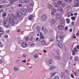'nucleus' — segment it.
Returning <instances> with one entry per match:
<instances>
[{
	"instance_id": "nucleus-38",
	"label": "nucleus",
	"mask_w": 79,
	"mask_h": 79,
	"mask_svg": "<svg viewBox=\"0 0 79 79\" xmlns=\"http://www.w3.org/2000/svg\"><path fill=\"white\" fill-rule=\"evenodd\" d=\"M14 7H10V10H14Z\"/></svg>"
},
{
	"instance_id": "nucleus-17",
	"label": "nucleus",
	"mask_w": 79,
	"mask_h": 79,
	"mask_svg": "<svg viewBox=\"0 0 79 79\" xmlns=\"http://www.w3.org/2000/svg\"><path fill=\"white\" fill-rule=\"evenodd\" d=\"M48 6L49 9H52L53 8V6H52L51 4H48Z\"/></svg>"
},
{
	"instance_id": "nucleus-13",
	"label": "nucleus",
	"mask_w": 79,
	"mask_h": 79,
	"mask_svg": "<svg viewBox=\"0 0 79 79\" xmlns=\"http://www.w3.org/2000/svg\"><path fill=\"white\" fill-rule=\"evenodd\" d=\"M35 39V38H34V36H32L31 37L30 39V40L31 41H32V42L34 41V40Z\"/></svg>"
},
{
	"instance_id": "nucleus-48",
	"label": "nucleus",
	"mask_w": 79,
	"mask_h": 79,
	"mask_svg": "<svg viewBox=\"0 0 79 79\" xmlns=\"http://www.w3.org/2000/svg\"><path fill=\"white\" fill-rule=\"evenodd\" d=\"M55 74H56V73H52L51 75H52V76H54V75H55Z\"/></svg>"
},
{
	"instance_id": "nucleus-45",
	"label": "nucleus",
	"mask_w": 79,
	"mask_h": 79,
	"mask_svg": "<svg viewBox=\"0 0 79 79\" xmlns=\"http://www.w3.org/2000/svg\"><path fill=\"white\" fill-rule=\"evenodd\" d=\"M29 37H27L26 38V41H29Z\"/></svg>"
},
{
	"instance_id": "nucleus-27",
	"label": "nucleus",
	"mask_w": 79,
	"mask_h": 79,
	"mask_svg": "<svg viewBox=\"0 0 79 79\" xmlns=\"http://www.w3.org/2000/svg\"><path fill=\"white\" fill-rule=\"evenodd\" d=\"M72 0H64V2H67L68 3H69V2H71Z\"/></svg>"
},
{
	"instance_id": "nucleus-26",
	"label": "nucleus",
	"mask_w": 79,
	"mask_h": 79,
	"mask_svg": "<svg viewBox=\"0 0 79 79\" xmlns=\"http://www.w3.org/2000/svg\"><path fill=\"white\" fill-rule=\"evenodd\" d=\"M73 73L74 74L75 76H77V74L78 73L77 72H73Z\"/></svg>"
},
{
	"instance_id": "nucleus-43",
	"label": "nucleus",
	"mask_w": 79,
	"mask_h": 79,
	"mask_svg": "<svg viewBox=\"0 0 79 79\" xmlns=\"http://www.w3.org/2000/svg\"><path fill=\"white\" fill-rule=\"evenodd\" d=\"M75 34H74L73 35V39H76V36H75Z\"/></svg>"
},
{
	"instance_id": "nucleus-7",
	"label": "nucleus",
	"mask_w": 79,
	"mask_h": 79,
	"mask_svg": "<svg viewBox=\"0 0 79 79\" xmlns=\"http://www.w3.org/2000/svg\"><path fill=\"white\" fill-rule=\"evenodd\" d=\"M27 44L26 43H23L22 44V46L23 48H26L27 46Z\"/></svg>"
},
{
	"instance_id": "nucleus-49",
	"label": "nucleus",
	"mask_w": 79,
	"mask_h": 79,
	"mask_svg": "<svg viewBox=\"0 0 79 79\" xmlns=\"http://www.w3.org/2000/svg\"><path fill=\"white\" fill-rule=\"evenodd\" d=\"M74 3H78V1H77V0H76L74 1Z\"/></svg>"
},
{
	"instance_id": "nucleus-20",
	"label": "nucleus",
	"mask_w": 79,
	"mask_h": 79,
	"mask_svg": "<svg viewBox=\"0 0 79 79\" xmlns=\"http://www.w3.org/2000/svg\"><path fill=\"white\" fill-rule=\"evenodd\" d=\"M33 18H34V17L32 15H30L29 18V20H32L33 19Z\"/></svg>"
},
{
	"instance_id": "nucleus-29",
	"label": "nucleus",
	"mask_w": 79,
	"mask_h": 79,
	"mask_svg": "<svg viewBox=\"0 0 79 79\" xmlns=\"http://www.w3.org/2000/svg\"><path fill=\"white\" fill-rule=\"evenodd\" d=\"M66 21L68 24H69V23H70V20L69 19H66Z\"/></svg>"
},
{
	"instance_id": "nucleus-22",
	"label": "nucleus",
	"mask_w": 79,
	"mask_h": 79,
	"mask_svg": "<svg viewBox=\"0 0 79 79\" xmlns=\"http://www.w3.org/2000/svg\"><path fill=\"white\" fill-rule=\"evenodd\" d=\"M53 61L52 60V59H49V60L48 61V63L49 64H52V62Z\"/></svg>"
},
{
	"instance_id": "nucleus-11",
	"label": "nucleus",
	"mask_w": 79,
	"mask_h": 79,
	"mask_svg": "<svg viewBox=\"0 0 79 79\" xmlns=\"http://www.w3.org/2000/svg\"><path fill=\"white\" fill-rule=\"evenodd\" d=\"M60 23L61 24H65V20L62 19L60 20Z\"/></svg>"
},
{
	"instance_id": "nucleus-52",
	"label": "nucleus",
	"mask_w": 79,
	"mask_h": 79,
	"mask_svg": "<svg viewBox=\"0 0 79 79\" xmlns=\"http://www.w3.org/2000/svg\"><path fill=\"white\" fill-rule=\"evenodd\" d=\"M19 7H22V6H23V5L22 4H20L19 5Z\"/></svg>"
},
{
	"instance_id": "nucleus-39",
	"label": "nucleus",
	"mask_w": 79,
	"mask_h": 79,
	"mask_svg": "<svg viewBox=\"0 0 79 79\" xmlns=\"http://www.w3.org/2000/svg\"><path fill=\"white\" fill-rule=\"evenodd\" d=\"M25 3H29V1L27 0H25Z\"/></svg>"
},
{
	"instance_id": "nucleus-31",
	"label": "nucleus",
	"mask_w": 79,
	"mask_h": 79,
	"mask_svg": "<svg viewBox=\"0 0 79 79\" xmlns=\"http://www.w3.org/2000/svg\"><path fill=\"white\" fill-rule=\"evenodd\" d=\"M34 2H31L30 3V6H34Z\"/></svg>"
},
{
	"instance_id": "nucleus-2",
	"label": "nucleus",
	"mask_w": 79,
	"mask_h": 79,
	"mask_svg": "<svg viewBox=\"0 0 79 79\" xmlns=\"http://www.w3.org/2000/svg\"><path fill=\"white\" fill-rule=\"evenodd\" d=\"M3 25L6 27H8L10 25V23L8 21L5 20L3 22Z\"/></svg>"
},
{
	"instance_id": "nucleus-15",
	"label": "nucleus",
	"mask_w": 79,
	"mask_h": 79,
	"mask_svg": "<svg viewBox=\"0 0 79 79\" xmlns=\"http://www.w3.org/2000/svg\"><path fill=\"white\" fill-rule=\"evenodd\" d=\"M5 33L4 31L2 30L0 31V37H1V35H3Z\"/></svg>"
},
{
	"instance_id": "nucleus-42",
	"label": "nucleus",
	"mask_w": 79,
	"mask_h": 79,
	"mask_svg": "<svg viewBox=\"0 0 79 79\" xmlns=\"http://www.w3.org/2000/svg\"><path fill=\"white\" fill-rule=\"evenodd\" d=\"M34 57L35 58H37L38 57V55L37 54H36L35 55Z\"/></svg>"
},
{
	"instance_id": "nucleus-37",
	"label": "nucleus",
	"mask_w": 79,
	"mask_h": 79,
	"mask_svg": "<svg viewBox=\"0 0 79 79\" xmlns=\"http://www.w3.org/2000/svg\"><path fill=\"white\" fill-rule=\"evenodd\" d=\"M17 15L19 16H21V13L20 12H19L17 13Z\"/></svg>"
},
{
	"instance_id": "nucleus-40",
	"label": "nucleus",
	"mask_w": 79,
	"mask_h": 79,
	"mask_svg": "<svg viewBox=\"0 0 79 79\" xmlns=\"http://www.w3.org/2000/svg\"><path fill=\"white\" fill-rule=\"evenodd\" d=\"M71 24H72V26H74V22H71Z\"/></svg>"
},
{
	"instance_id": "nucleus-21",
	"label": "nucleus",
	"mask_w": 79,
	"mask_h": 79,
	"mask_svg": "<svg viewBox=\"0 0 79 79\" xmlns=\"http://www.w3.org/2000/svg\"><path fill=\"white\" fill-rule=\"evenodd\" d=\"M55 23V20L54 19H52L51 20V24H54Z\"/></svg>"
},
{
	"instance_id": "nucleus-23",
	"label": "nucleus",
	"mask_w": 79,
	"mask_h": 79,
	"mask_svg": "<svg viewBox=\"0 0 79 79\" xmlns=\"http://www.w3.org/2000/svg\"><path fill=\"white\" fill-rule=\"evenodd\" d=\"M58 10L59 11H63V9L61 8H59L58 9Z\"/></svg>"
},
{
	"instance_id": "nucleus-50",
	"label": "nucleus",
	"mask_w": 79,
	"mask_h": 79,
	"mask_svg": "<svg viewBox=\"0 0 79 79\" xmlns=\"http://www.w3.org/2000/svg\"><path fill=\"white\" fill-rule=\"evenodd\" d=\"M39 40V38L38 37H37L35 40L36 41V42H37V41H38V40Z\"/></svg>"
},
{
	"instance_id": "nucleus-47",
	"label": "nucleus",
	"mask_w": 79,
	"mask_h": 79,
	"mask_svg": "<svg viewBox=\"0 0 79 79\" xmlns=\"http://www.w3.org/2000/svg\"><path fill=\"white\" fill-rule=\"evenodd\" d=\"M66 6V4L64 3L62 5V6H63V7H64V6Z\"/></svg>"
},
{
	"instance_id": "nucleus-25",
	"label": "nucleus",
	"mask_w": 79,
	"mask_h": 79,
	"mask_svg": "<svg viewBox=\"0 0 79 79\" xmlns=\"http://www.w3.org/2000/svg\"><path fill=\"white\" fill-rule=\"evenodd\" d=\"M44 32L45 34H47L48 32V29L47 28H45L44 31Z\"/></svg>"
},
{
	"instance_id": "nucleus-62",
	"label": "nucleus",
	"mask_w": 79,
	"mask_h": 79,
	"mask_svg": "<svg viewBox=\"0 0 79 79\" xmlns=\"http://www.w3.org/2000/svg\"><path fill=\"white\" fill-rule=\"evenodd\" d=\"M5 37L6 38H8V35H5Z\"/></svg>"
},
{
	"instance_id": "nucleus-58",
	"label": "nucleus",
	"mask_w": 79,
	"mask_h": 79,
	"mask_svg": "<svg viewBox=\"0 0 79 79\" xmlns=\"http://www.w3.org/2000/svg\"><path fill=\"white\" fill-rule=\"evenodd\" d=\"M2 62L3 61H2V60H0V64H1V63H2Z\"/></svg>"
},
{
	"instance_id": "nucleus-64",
	"label": "nucleus",
	"mask_w": 79,
	"mask_h": 79,
	"mask_svg": "<svg viewBox=\"0 0 79 79\" xmlns=\"http://www.w3.org/2000/svg\"><path fill=\"white\" fill-rule=\"evenodd\" d=\"M3 8V6L2 5H0V8Z\"/></svg>"
},
{
	"instance_id": "nucleus-54",
	"label": "nucleus",
	"mask_w": 79,
	"mask_h": 79,
	"mask_svg": "<svg viewBox=\"0 0 79 79\" xmlns=\"http://www.w3.org/2000/svg\"><path fill=\"white\" fill-rule=\"evenodd\" d=\"M6 32L7 33H10V31H9V30H7L6 31Z\"/></svg>"
},
{
	"instance_id": "nucleus-61",
	"label": "nucleus",
	"mask_w": 79,
	"mask_h": 79,
	"mask_svg": "<svg viewBox=\"0 0 79 79\" xmlns=\"http://www.w3.org/2000/svg\"><path fill=\"white\" fill-rule=\"evenodd\" d=\"M53 31L52 30H51L50 31V33H53Z\"/></svg>"
},
{
	"instance_id": "nucleus-63",
	"label": "nucleus",
	"mask_w": 79,
	"mask_h": 79,
	"mask_svg": "<svg viewBox=\"0 0 79 79\" xmlns=\"http://www.w3.org/2000/svg\"><path fill=\"white\" fill-rule=\"evenodd\" d=\"M65 30H66V31H67V29H68V27H65Z\"/></svg>"
},
{
	"instance_id": "nucleus-24",
	"label": "nucleus",
	"mask_w": 79,
	"mask_h": 79,
	"mask_svg": "<svg viewBox=\"0 0 79 79\" xmlns=\"http://www.w3.org/2000/svg\"><path fill=\"white\" fill-rule=\"evenodd\" d=\"M41 43L43 45H46V43L45 42V41L44 40H43L41 41Z\"/></svg>"
},
{
	"instance_id": "nucleus-59",
	"label": "nucleus",
	"mask_w": 79,
	"mask_h": 79,
	"mask_svg": "<svg viewBox=\"0 0 79 79\" xmlns=\"http://www.w3.org/2000/svg\"><path fill=\"white\" fill-rule=\"evenodd\" d=\"M77 47L78 48V50H79V45H77Z\"/></svg>"
},
{
	"instance_id": "nucleus-12",
	"label": "nucleus",
	"mask_w": 79,
	"mask_h": 79,
	"mask_svg": "<svg viewBox=\"0 0 79 79\" xmlns=\"http://www.w3.org/2000/svg\"><path fill=\"white\" fill-rule=\"evenodd\" d=\"M58 28L60 30H63V29H64V27L61 25H60L58 27Z\"/></svg>"
},
{
	"instance_id": "nucleus-57",
	"label": "nucleus",
	"mask_w": 79,
	"mask_h": 79,
	"mask_svg": "<svg viewBox=\"0 0 79 79\" xmlns=\"http://www.w3.org/2000/svg\"><path fill=\"white\" fill-rule=\"evenodd\" d=\"M23 63H26V60H23L22 61Z\"/></svg>"
},
{
	"instance_id": "nucleus-10",
	"label": "nucleus",
	"mask_w": 79,
	"mask_h": 79,
	"mask_svg": "<svg viewBox=\"0 0 79 79\" xmlns=\"http://www.w3.org/2000/svg\"><path fill=\"white\" fill-rule=\"evenodd\" d=\"M55 68H56V67L55 66L52 65L50 66L49 68V69H50V70H53V69H55Z\"/></svg>"
},
{
	"instance_id": "nucleus-18",
	"label": "nucleus",
	"mask_w": 79,
	"mask_h": 79,
	"mask_svg": "<svg viewBox=\"0 0 79 79\" xmlns=\"http://www.w3.org/2000/svg\"><path fill=\"white\" fill-rule=\"evenodd\" d=\"M54 6H56V7H60V6L59 5V4L57 3H55L54 4Z\"/></svg>"
},
{
	"instance_id": "nucleus-46",
	"label": "nucleus",
	"mask_w": 79,
	"mask_h": 79,
	"mask_svg": "<svg viewBox=\"0 0 79 79\" xmlns=\"http://www.w3.org/2000/svg\"><path fill=\"white\" fill-rule=\"evenodd\" d=\"M71 76L72 78H74V75L73 74H71Z\"/></svg>"
},
{
	"instance_id": "nucleus-51",
	"label": "nucleus",
	"mask_w": 79,
	"mask_h": 79,
	"mask_svg": "<svg viewBox=\"0 0 79 79\" xmlns=\"http://www.w3.org/2000/svg\"><path fill=\"white\" fill-rule=\"evenodd\" d=\"M75 61H77V60H78V58H75Z\"/></svg>"
},
{
	"instance_id": "nucleus-33",
	"label": "nucleus",
	"mask_w": 79,
	"mask_h": 79,
	"mask_svg": "<svg viewBox=\"0 0 79 79\" xmlns=\"http://www.w3.org/2000/svg\"><path fill=\"white\" fill-rule=\"evenodd\" d=\"M18 69L16 67H15L14 68V71H18Z\"/></svg>"
},
{
	"instance_id": "nucleus-30",
	"label": "nucleus",
	"mask_w": 79,
	"mask_h": 79,
	"mask_svg": "<svg viewBox=\"0 0 79 79\" xmlns=\"http://www.w3.org/2000/svg\"><path fill=\"white\" fill-rule=\"evenodd\" d=\"M20 3H25V0H21L20 1Z\"/></svg>"
},
{
	"instance_id": "nucleus-1",
	"label": "nucleus",
	"mask_w": 79,
	"mask_h": 79,
	"mask_svg": "<svg viewBox=\"0 0 79 79\" xmlns=\"http://www.w3.org/2000/svg\"><path fill=\"white\" fill-rule=\"evenodd\" d=\"M56 39L58 42H61V41L63 40L64 39V36H57Z\"/></svg>"
},
{
	"instance_id": "nucleus-28",
	"label": "nucleus",
	"mask_w": 79,
	"mask_h": 79,
	"mask_svg": "<svg viewBox=\"0 0 79 79\" xmlns=\"http://www.w3.org/2000/svg\"><path fill=\"white\" fill-rule=\"evenodd\" d=\"M6 15H7L6 13H4L2 14V16L3 17H4V16H6Z\"/></svg>"
},
{
	"instance_id": "nucleus-6",
	"label": "nucleus",
	"mask_w": 79,
	"mask_h": 79,
	"mask_svg": "<svg viewBox=\"0 0 79 79\" xmlns=\"http://www.w3.org/2000/svg\"><path fill=\"white\" fill-rule=\"evenodd\" d=\"M61 17V15L60 14H57L56 15V18L57 19H59Z\"/></svg>"
},
{
	"instance_id": "nucleus-32",
	"label": "nucleus",
	"mask_w": 79,
	"mask_h": 79,
	"mask_svg": "<svg viewBox=\"0 0 79 79\" xmlns=\"http://www.w3.org/2000/svg\"><path fill=\"white\" fill-rule=\"evenodd\" d=\"M74 51L75 52H77V49L76 47L74 48Z\"/></svg>"
},
{
	"instance_id": "nucleus-56",
	"label": "nucleus",
	"mask_w": 79,
	"mask_h": 79,
	"mask_svg": "<svg viewBox=\"0 0 79 79\" xmlns=\"http://www.w3.org/2000/svg\"><path fill=\"white\" fill-rule=\"evenodd\" d=\"M51 41H52V42H53V40H54L53 39L51 38Z\"/></svg>"
},
{
	"instance_id": "nucleus-3",
	"label": "nucleus",
	"mask_w": 79,
	"mask_h": 79,
	"mask_svg": "<svg viewBox=\"0 0 79 79\" xmlns=\"http://www.w3.org/2000/svg\"><path fill=\"white\" fill-rule=\"evenodd\" d=\"M9 22L10 23V24H11V25H15V22L14 20L11 18L10 19Z\"/></svg>"
},
{
	"instance_id": "nucleus-9",
	"label": "nucleus",
	"mask_w": 79,
	"mask_h": 79,
	"mask_svg": "<svg viewBox=\"0 0 79 79\" xmlns=\"http://www.w3.org/2000/svg\"><path fill=\"white\" fill-rule=\"evenodd\" d=\"M58 46L60 48H63V44H62L61 43V42L57 44Z\"/></svg>"
},
{
	"instance_id": "nucleus-44",
	"label": "nucleus",
	"mask_w": 79,
	"mask_h": 79,
	"mask_svg": "<svg viewBox=\"0 0 79 79\" xmlns=\"http://www.w3.org/2000/svg\"><path fill=\"white\" fill-rule=\"evenodd\" d=\"M75 6L76 7L79 6V4L77 3L76 4H75Z\"/></svg>"
},
{
	"instance_id": "nucleus-8",
	"label": "nucleus",
	"mask_w": 79,
	"mask_h": 79,
	"mask_svg": "<svg viewBox=\"0 0 79 79\" xmlns=\"http://www.w3.org/2000/svg\"><path fill=\"white\" fill-rule=\"evenodd\" d=\"M55 59L57 60H61V57L59 56L56 55L55 56Z\"/></svg>"
},
{
	"instance_id": "nucleus-36",
	"label": "nucleus",
	"mask_w": 79,
	"mask_h": 79,
	"mask_svg": "<svg viewBox=\"0 0 79 79\" xmlns=\"http://www.w3.org/2000/svg\"><path fill=\"white\" fill-rule=\"evenodd\" d=\"M59 79L60 78H59V77L58 76H56L54 78V79Z\"/></svg>"
},
{
	"instance_id": "nucleus-14",
	"label": "nucleus",
	"mask_w": 79,
	"mask_h": 79,
	"mask_svg": "<svg viewBox=\"0 0 79 79\" xmlns=\"http://www.w3.org/2000/svg\"><path fill=\"white\" fill-rule=\"evenodd\" d=\"M56 52L57 54V55H60V50L59 49H57L56 50Z\"/></svg>"
},
{
	"instance_id": "nucleus-4",
	"label": "nucleus",
	"mask_w": 79,
	"mask_h": 79,
	"mask_svg": "<svg viewBox=\"0 0 79 79\" xmlns=\"http://www.w3.org/2000/svg\"><path fill=\"white\" fill-rule=\"evenodd\" d=\"M47 18V16L46 15H44L41 17V20L42 21H45Z\"/></svg>"
},
{
	"instance_id": "nucleus-41",
	"label": "nucleus",
	"mask_w": 79,
	"mask_h": 79,
	"mask_svg": "<svg viewBox=\"0 0 79 79\" xmlns=\"http://www.w3.org/2000/svg\"><path fill=\"white\" fill-rule=\"evenodd\" d=\"M72 54L73 55H76V52H74V51H72Z\"/></svg>"
},
{
	"instance_id": "nucleus-53",
	"label": "nucleus",
	"mask_w": 79,
	"mask_h": 79,
	"mask_svg": "<svg viewBox=\"0 0 79 79\" xmlns=\"http://www.w3.org/2000/svg\"><path fill=\"white\" fill-rule=\"evenodd\" d=\"M74 15L75 16H77V13H75L74 14Z\"/></svg>"
},
{
	"instance_id": "nucleus-19",
	"label": "nucleus",
	"mask_w": 79,
	"mask_h": 79,
	"mask_svg": "<svg viewBox=\"0 0 79 79\" xmlns=\"http://www.w3.org/2000/svg\"><path fill=\"white\" fill-rule=\"evenodd\" d=\"M77 18V17H71V19L73 20V21H76V19Z\"/></svg>"
},
{
	"instance_id": "nucleus-16",
	"label": "nucleus",
	"mask_w": 79,
	"mask_h": 79,
	"mask_svg": "<svg viewBox=\"0 0 79 79\" xmlns=\"http://www.w3.org/2000/svg\"><path fill=\"white\" fill-rule=\"evenodd\" d=\"M40 39H44V36H43V35H42V33H40Z\"/></svg>"
},
{
	"instance_id": "nucleus-55",
	"label": "nucleus",
	"mask_w": 79,
	"mask_h": 79,
	"mask_svg": "<svg viewBox=\"0 0 79 79\" xmlns=\"http://www.w3.org/2000/svg\"><path fill=\"white\" fill-rule=\"evenodd\" d=\"M51 15L52 16H54L55 15V14H54V13H53V12H51Z\"/></svg>"
},
{
	"instance_id": "nucleus-34",
	"label": "nucleus",
	"mask_w": 79,
	"mask_h": 79,
	"mask_svg": "<svg viewBox=\"0 0 79 79\" xmlns=\"http://www.w3.org/2000/svg\"><path fill=\"white\" fill-rule=\"evenodd\" d=\"M52 12H54V13H55L56 12V10L55 9H54L52 10Z\"/></svg>"
},
{
	"instance_id": "nucleus-60",
	"label": "nucleus",
	"mask_w": 79,
	"mask_h": 79,
	"mask_svg": "<svg viewBox=\"0 0 79 79\" xmlns=\"http://www.w3.org/2000/svg\"><path fill=\"white\" fill-rule=\"evenodd\" d=\"M79 35V33H77L76 35V36H78V35Z\"/></svg>"
},
{
	"instance_id": "nucleus-35",
	"label": "nucleus",
	"mask_w": 79,
	"mask_h": 79,
	"mask_svg": "<svg viewBox=\"0 0 79 79\" xmlns=\"http://www.w3.org/2000/svg\"><path fill=\"white\" fill-rule=\"evenodd\" d=\"M58 3L59 4H60V5H61L62 4V2L60 1H59L58 2Z\"/></svg>"
},
{
	"instance_id": "nucleus-5",
	"label": "nucleus",
	"mask_w": 79,
	"mask_h": 79,
	"mask_svg": "<svg viewBox=\"0 0 79 79\" xmlns=\"http://www.w3.org/2000/svg\"><path fill=\"white\" fill-rule=\"evenodd\" d=\"M21 12L22 15H26L27 13V10L25 9H22L21 10Z\"/></svg>"
}]
</instances>
